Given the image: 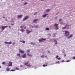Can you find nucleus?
Segmentation results:
<instances>
[{
    "instance_id": "f257e3e1",
    "label": "nucleus",
    "mask_w": 75,
    "mask_h": 75,
    "mask_svg": "<svg viewBox=\"0 0 75 75\" xmlns=\"http://www.w3.org/2000/svg\"><path fill=\"white\" fill-rule=\"evenodd\" d=\"M65 35L66 36H68L69 35V32L68 31H65Z\"/></svg>"
},
{
    "instance_id": "f03ea898",
    "label": "nucleus",
    "mask_w": 75,
    "mask_h": 75,
    "mask_svg": "<svg viewBox=\"0 0 75 75\" xmlns=\"http://www.w3.org/2000/svg\"><path fill=\"white\" fill-rule=\"evenodd\" d=\"M8 27V26H2L1 27V30L2 31H3L4 30V29L6 28H7Z\"/></svg>"
},
{
    "instance_id": "7ed1b4c3",
    "label": "nucleus",
    "mask_w": 75,
    "mask_h": 75,
    "mask_svg": "<svg viewBox=\"0 0 75 75\" xmlns=\"http://www.w3.org/2000/svg\"><path fill=\"white\" fill-rule=\"evenodd\" d=\"M8 65H9L7 66V67H10V66H12V62H9Z\"/></svg>"
},
{
    "instance_id": "20e7f679",
    "label": "nucleus",
    "mask_w": 75,
    "mask_h": 75,
    "mask_svg": "<svg viewBox=\"0 0 75 75\" xmlns=\"http://www.w3.org/2000/svg\"><path fill=\"white\" fill-rule=\"evenodd\" d=\"M28 18V16H27L25 17V18L23 20V21H25V20H26L27 18Z\"/></svg>"
},
{
    "instance_id": "39448f33",
    "label": "nucleus",
    "mask_w": 75,
    "mask_h": 75,
    "mask_svg": "<svg viewBox=\"0 0 75 75\" xmlns=\"http://www.w3.org/2000/svg\"><path fill=\"white\" fill-rule=\"evenodd\" d=\"M26 55H27L26 54H23V55L22 56V58H25L26 57Z\"/></svg>"
},
{
    "instance_id": "423d86ee",
    "label": "nucleus",
    "mask_w": 75,
    "mask_h": 75,
    "mask_svg": "<svg viewBox=\"0 0 75 75\" xmlns=\"http://www.w3.org/2000/svg\"><path fill=\"white\" fill-rule=\"evenodd\" d=\"M26 31H27L26 32V33H27V34H29V33H31V31H30V30H28L27 29L26 30Z\"/></svg>"
},
{
    "instance_id": "0eeeda50",
    "label": "nucleus",
    "mask_w": 75,
    "mask_h": 75,
    "mask_svg": "<svg viewBox=\"0 0 75 75\" xmlns=\"http://www.w3.org/2000/svg\"><path fill=\"white\" fill-rule=\"evenodd\" d=\"M73 37V35H70L69 36L67 37V39H69V38L72 37Z\"/></svg>"
},
{
    "instance_id": "6e6552de",
    "label": "nucleus",
    "mask_w": 75,
    "mask_h": 75,
    "mask_svg": "<svg viewBox=\"0 0 75 75\" xmlns=\"http://www.w3.org/2000/svg\"><path fill=\"white\" fill-rule=\"evenodd\" d=\"M22 17H23V15H21L18 16V18H21Z\"/></svg>"
},
{
    "instance_id": "1a4fd4ad",
    "label": "nucleus",
    "mask_w": 75,
    "mask_h": 75,
    "mask_svg": "<svg viewBox=\"0 0 75 75\" xmlns=\"http://www.w3.org/2000/svg\"><path fill=\"white\" fill-rule=\"evenodd\" d=\"M19 52L22 54L24 52V51L21 50H19Z\"/></svg>"
},
{
    "instance_id": "9d476101",
    "label": "nucleus",
    "mask_w": 75,
    "mask_h": 75,
    "mask_svg": "<svg viewBox=\"0 0 75 75\" xmlns=\"http://www.w3.org/2000/svg\"><path fill=\"white\" fill-rule=\"evenodd\" d=\"M47 15H48L47 14H46L45 15H43L42 16V17H46V16H47Z\"/></svg>"
},
{
    "instance_id": "9b49d317",
    "label": "nucleus",
    "mask_w": 75,
    "mask_h": 75,
    "mask_svg": "<svg viewBox=\"0 0 75 75\" xmlns=\"http://www.w3.org/2000/svg\"><path fill=\"white\" fill-rule=\"evenodd\" d=\"M6 71H10V69L9 67H8L6 69Z\"/></svg>"
},
{
    "instance_id": "f8f14e48",
    "label": "nucleus",
    "mask_w": 75,
    "mask_h": 75,
    "mask_svg": "<svg viewBox=\"0 0 75 75\" xmlns=\"http://www.w3.org/2000/svg\"><path fill=\"white\" fill-rule=\"evenodd\" d=\"M28 56H29V57H32V55L30 54L29 53H28L27 54Z\"/></svg>"
},
{
    "instance_id": "ddd939ff",
    "label": "nucleus",
    "mask_w": 75,
    "mask_h": 75,
    "mask_svg": "<svg viewBox=\"0 0 75 75\" xmlns=\"http://www.w3.org/2000/svg\"><path fill=\"white\" fill-rule=\"evenodd\" d=\"M12 44V42H11V41H10L9 42H8V44Z\"/></svg>"
},
{
    "instance_id": "4468645a",
    "label": "nucleus",
    "mask_w": 75,
    "mask_h": 75,
    "mask_svg": "<svg viewBox=\"0 0 75 75\" xmlns=\"http://www.w3.org/2000/svg\"><path fill=\"white\" fill-rule=\"evenodd\" d=\"M17 56H18V57H20V54H17Z\"/></svg>"
},
{
    "instance_id": "2eb2a0df",
    "label": "nucleus",
    "mask_w": 75,
    "mask_h": 75,
    "mask_svg": "<svg viewBox=\"0 0 75 75\" xmlns=\"http://www.w3.org/2000/svg\"><path fill=\"white\" fill-rule=\"evenodd\" d=\"M42 39H39V42H42Z\"/></svg>"
},
{
    "instance_id": "dca6fc26",
    "label": "nucleus",
    "mask_w": 75,
    "mask_h": 75,
    "mask_svg": "<svg viewBox=\"0 0 75 75\" xmlns=\"http://www.w3.org/2000/svg\"><path fill=\"white\" fill-rule=\"evenodd\" d=\"M54 41L55 42V44H57V42L56 41V40H54Z\"/></svg>"
},
{
    "instance_id": "f3484780",
    "label": "nucleus",
    "mask_w": 75,
    "mask_h": 75,
    "mask_svg": "<svg viewBox=\"0 0 75 75\" xmlns=\"http://www.w3.org/2000/svg\"><path fill=\"white\" fill-rule=\"evenodd\" d=\"M50 11V9H48L46 10V12H49V11Z\"/></svg>"
},
{
    "instance_id": "a211bd4d",
    "label": "nucleus",
    "mask_w": 75,
    "mask_h": 75,
    "mask_svg": "<svg viewBox=\"0 0 75 75\" xmlns=\"http://www.w3.org/2000/svg\"><path fill=\"white\" fill-rule=\"evenodd\" d=\"M42 40H44V41H45L46 40V39H44V38H42Z\"/></svg>"
},
{
    "instance_id": "6ab92c4d",
    "label": "nucleus",
    "mask_w": 75,
    "mask_h": 75,
    "mask_svg": "<svg viewBox=\"0 0 75 75\" xmlns=\"http://www.w3.org/2000/svg\"><path fill=\"white\" fill-rule=\"evenodd\" d=\"M58 24H54V26L55 27H57V26H58Z\"/></svg>"
},
{
    "instance_id": "aec40b11",
    "label": "nucleus",
    "mask_w": 75,
    "mask_h": 75,
    "mask_svg": "<svg viewBox=\"0 0 75 75\" xmlns=\"http://www.w3.org/2000/svg\"><path fill=\"white\" fill-rule=\"evenodd\" d=\"M43 67H47V65H45V64H43Z\"/></svg>"
},
{
    "instance_id": "412c9836",
    "label": "nucleus",
    "mask_w": 75,
    "mask_h": 75,
    "mask_svg": "<svg viewBox=\"0 0 75 75\" xmlns=\"http://www.w3.org/2000/svg\"><path fill=\"white\" fill-rule=\"evenodd\" d=\"M37 21V19H34L33 20V22H35V21Z\"/></svg>"
},
{
    "instance_id": "4be33fe9",
    "label": "nucleus",
    "mask_w": 75,
    "mask_h": 75,
    "mask_svg": "<svg viewBox=\"0 0 75 75\" xmlns=\"http://www.w3.org/2000/svg\"><path fill=\"white\" fill-rule=\"evenodd\" d=\"M67 27L65 26L64 27H63L62 28V29H65Z\"/></svg>"
},
{
    "instance_id": "5701e85b",
    "label": "nucleus",
    "mask_w": 75,
    "mask_h": 75,
    "mask_svg": "<svg viewBox=\"0 0 75 75\" xmlns=\"http://www.w3.org/2000/svg\"><path fill=\"white\" fill-rule=\"evenodd\" d=\"M30 50H27V52H30Z\"/></svg>"
},
{
    "instance_id": "b1692460",
    "label": "nucleus",
    "mask_w": 75,
    "mask_h": 75,
    "mask_svg": "<svg viewBox=\"0 0 75 75\" xmlns=\"http://www.w3.org/2000/svg\"><path fill=\"white\" fill-rule=\"evenodd\" d=\"M21 32H23V31H24V29H22L21 30Z\"/></svg>"
},
{
    "instance_id": "393cba45",
    "label": "nucleus",
    "mask_w": 75,
    "mask_h": 75,
    "mask_svg": "<svg viewBox=\"0 0 75 75\" xmlns=\"http://www.w3.org/2000/svg\"><path fill=\"white\" fill-rule=\"evenodd\" d=\"M28 63H26L24 64V65H28Z\"/></svg>"
},
{
    "instance_id": "a878e982",
    "label": "nucleus",
    "mask_w": 75,
    "mask_h": 75,
    "mask_svg": "<svg viewBox=\"0 0 75 75\" xmlns=\"http://www.w3.org/2000/svg\"><path fill=\"white\" fill-rule=\"evenodd\" d=\"M5 44H8V42H4Z\"/></svg>"
},
{
    "instance_id": "bb28decb",
    "label": "nucleus",
    "mask_w": 75,
    "mask_h": 75,
    "mask_svg": "<svg viewBox=\"0 0 75 75\" xmlns=\"http://www.w3.org/2000/svg\"><path fill=\"white\" fill-rule=\"evenodd\" d=\"M46 30H50V29H49V28H47L46 29Z\"/></svg>"
},
{
    "instance_id": "cd10ccee",
    "label": "nucleus",
    "mask_w": 75,
    "mask_h": 75,
    "mask_svg": "<svg viewBox=\"0 0 75 75\" xmlns=\"http://www.w3.org/2000/svg\"><path fill=\"white\" fill-rule=\"evenodd\" d=\"M37 14V12H35L34 14V15H35Z\"/></svg>"
},
{
    "instance_id": "c85d7f7f",
    "label": "nucleus",
    "mask_w": 75,
    "mask_h": 75,
    "mask_svg": "<svg viewBox=\"0 0 75 75\" xmlns=\"http://www.w3.org/2000/svg\"><path fill=\"white\" fill-rule=\"evenodd\" d=\"M35 28H37V27H38V25H35Z\"/></svg>"
},
{
    "instance_id": "c756f323",
    "label": "nucleus",
    "mask_w": 75,
    "mask_h": 75,
    "mask_svg": "<svg viewBox=\"0 0 75 75\" xmlns=\"http://www.w3.org/2000/svg\"><path fill=\"white\" fill-rule=\"evenodd\" d=\"M21 28H23V26H21L20 27Z\"/></svg>"
},
{
    "instance_id": "7c9ffc66",
    "label": "nucleus",
    "mask_w": 75,
    "mask_h": 75,
    "mask_svg": "<svg viewBox=\"0 0 75 75\" xmlns=\"http://www.w3.org/2000/svg\"><path fill=\"white\" fill-rule=\"evenodd\" d=\"M2 64H3V65H4V64H5V62H2Z\"/></svg>"
},
{
    "instance_id": "2f4dec72",
    "label": "nucleus",
    "mask_w": 75,
    "mask_h": 75,
    "mask_svg": "<svg viewBox=\"0 0 75 75\" xmlns=\"http://www.w3.org/2000/svg\"><path fill=\"white\" fill-rule=\"evenodd\" d=\"M16 70H19V68H17V67H16Z\"/></svg>"
},
{
    "instance_id": "473e14b6",
    "label": "nucleus",
    "mask_w": 75,
    "mask_h": 75,
    "mask_svg": "<svg viewBox=\"0 0 75 75\" xmlns=\"http://www.w3.org/2000/svg\"><path fill=\"white\" fill-rule=\"evenodd\" d=\"M15 70H11L10 71H15Z\"/></svg>"
},
{
    "instance_id": "72a5a7b5",
    "label": "nucleus",
    "mask_w": 75,
    "mask_h": 75,
    "mask_svg": "<svg viewBox=\"0 0 75 75\" xmlns=\"http://www.w3.org/2000/svg\"><path fill=\"white\" fill-rule=\"evenodd\" d=\"M41 57V58H44V56L42 55Z\"/></svg>"
},
{
    "instance_id": "f704fd0d",
    "label": "nucleus",
    "mask_w": 75,
    "mask_h": 75,
    "mask_svg": "<svg viewBox=\"0 0 75 75\" xmlns=\"http://www.w3.org/2000/svg\"><path fill=\"white\" fill-rule=\"evenodd\" d=\"M22 42L23 43V44H24L25 42V41L24 40Z\"/></svg>"
},
{
    "instance_id": "c9c22d12",
    "label": "nucleus",
    "mask_w": 75,
    "mask_h": 75,
    "mask_svg": "<svg viewBox=\"0 0 75 75\" xmlns=\"http://www.w3.org/2000/svg\"><path fill=\"white\" fill-rule=\"evenodd\" d=\"M27 67H31V66L30 64L28 65H27Z\"/></svg>"
},
{
    "instance_id": "e433bc0d",
    "label": "nucleus",
    "mask_w": 75,
    "mask_h": 75,
    "mask_svg": "<svg viewBox=\"0 0 75 75\" xmlns=\"http://www.w3.org/2000/svg\"><path fill=\"white\" fill-rule=\"evenodd\" d=\"M57 59L59 60V59H61V58L59 57V58H57Z\"/></svg>"
},
{
    "instance_id": "4c0bfd02",
    "label": "nucleus",
    "mask_w": 75,
    "mask_h": 75,
    "mask_svg": "<svg viewBox=\"0 0 75 75\" xmlns=\"http://www.w3.org/2000/svg\"><path fill=\"white\" fill-rule=\"evenodd\" d=\"M70 61H71V60H67L66 62H70Z\"/></svg>"
},
{
    "instance_id": "58836bf2",
    "label": "nucleus",
    "mask_w": 75,
    "mask_h": 75,
    "mask_svg": "<svg viewBox=\"0 0 75 75\" xmlns=\"http://www.w3.org/2000/svg\"><path fill=\"white\" fill-rule=\"evenodd\" d=\"M16 44V43L14 42H13L12 43V45H14V44Z\"/></svg>"
},
{
    "instance_id": "ea45409f",
    "label": "nucleus",
    "mask_w": 75,
    "mask_h": 75,
    "mask_svg": "<svg viewBox=\"0 0 75 75\" xmlns=\"http://www.w3.org/2000/svg\"><path fill=\"white\" fill-rule=\"evenodd\" d=\"M55 35L54 34H53V37H55Z\"/></svg>"
},
{
    "instance_id": "a19ab883",
    "label": "nucleus",
    "mask_w": 75,
    "mask_h": 75,
    "mask_svg": "<svg viewBox=\"0 0 75 75\" xmlns=\"http://www.w3.org/2000/svg\"><path fill=\"white\" fill-rule=\"evenodd\" d=\"M62 21V19H59V21Z\"/></svg>"
},
{
    "instance_id": "79ce46f5",
    "label": "nucleus",
    "mask_w": 75,
    "mask_h": 75,
    "mask_svg": "<svg viewBox=\"0 0 75 75\" xmlns=\"http://www.w3.org/2000/svg\"><path fill=\"white\" fill-rule=\"evenodd\" d=\"M27 4V3L25 2L24 3V5H25L26 4Z\"/></svg>"
},
{
    "instance_id": "37998d69",
    "label": "nucleus",
    "mask_w": 75,
    "mask_h": 75,
    "mask_svg": "<svg viewBox=\"0 0 75 75\" xmlns=\"http://www.w3.org/2000/svg\"><path fill=\"white\" fill-rule=\"evenodd\" d=\"M58 55H57L56 57V58H57V59L58 58Z\"/></svg>"
},
{
    "instance_id": "c03bdc74",
    "label": "nucleus",
    "mask_w": 75,
    "mask_h": 75,
    "mask_svg": "<svg viewBox=\"0 0 75 75\" xmlns=\"http://www.w3.org/2000/svg\"><path fill=\"white\" fill-rule=\"evenodd\" d=\"M73 58L74 59H75V57H73Z\"/></svg>"
},
{
    "instance_id": "a18cd8bd",
    "label": "nucleus",
    "mask_w": 75,
    "mask_h": 75,
    "mask_svg": "<svg viewBox=\"0 0 75 75\" xmlns=\"http://www.w3.org/2000/svg\"><path fill=\"white\" fill-rule=\"evenodd\" d=\"M20 67H23V65H21L20 66Z\"/></svg>"
},
{
    "instance_id": "49530a36",
    "label": "nucleus",
    "mask_w": 75,
    "mask_h": 75,
    "mask_svg": "<svg viewBox=\"0 0 75 75\" xmlns=\"http://www.w3.org/2000/svg\"><path fill=\"white\" fill-rule=\"evenodd\" d=\"M11 25H14V24L12 23V24H11Z\"/></svg>"
},
{
    "instance_id": "de8ad7c7",
    "label": "nucleus",
    "mask_w": 75,
    "mask_h": 75,
    "mask_svg": "<svg viewBox=\"0 0 75 75\" xmlns=\"http://www.w3.org/2000/svg\"><path fill=\"white\" fill-rule=\"evenodd\" d=\"M59 62V61H58L57 62H56V63H58Z\"/></svg>"
},
{
    "instance_id": "09e8293b",
    "label": "nucleus",
    "mask_w": 75,
    "mask_h": 75,
    "mask_svg": "<svg viewBox=\"0 0 75 75\" xmlns=\"http://www.w3.org/2000/svg\"><path fill=\"white\" fill-rule=\"evenodd\" d=\"M8 27H9V28H11V27H10V26H8Z\"/></svg>"
},
{
    "instance_id": "8fccbe9b",
    "label": "nucleus",
    "mask_w": 75,
    "mask_h": 75,
    "mask_svg": "<svg viewBox=\"0 0 75 75\" xmlns=\"http://www.w3.org/2000/svg\"><path fill=\"white\" fill-rule=\"evenodd\" d=\"M24 29H25V28H26V27H24Z\"/></svg>"
},
{
    "instance_id": "3c124183",
    "label": "nucleus",
    "mask_w": 75,
    "mask_h": 75,
    "mask_svg": "<svg viewBox=\"0 0 75 75\" xmlns=\"http://www.w3.org/2000/svg\"><path fill=\"white\" fill-rule=\"evenodd\" d=\"M58 28H57V27L56 28V30H58Z\"/></svg>"
},
{
    "instance_id": "603ef678",
    "label": "nucleus",
    "mask_w": 75,
    "mask_h": 75,
    "mask_svg": "<svg viewBox=\"0 0 75 75\" xmlns=\"http://www.w3.org/2000/svg\"><path fill=\"white\" fill-rule=\"evenodd\" d=\"M66 55L65 54H64V57H66Z\"/></svg>"
},
{
    "instance_id": "864d4df0",
    "label": "nucleus",
    "mask_w": 75,
    "mask_h": 75,
    "mask_svg": "<svg viewBox=\"0 0 75 75\" xmlns=\"http://www.w3.org/2000/svg\"><path fill=\"white\" fill-rule=\"evenodd\" d=\"M62 62H64V60H62Z\"/></svg>"
},
{
    "instance_id": "5fc2aeb1",
    "label": "nucleus",
    "mask_w": 75,
    "mask_h": 75,
    "mask_svg": "<svg viewBox=\"0 0 75 75\" xmlns=\"http://www.w3.org/2000/svg\"><path fill=\"white\" fill-rule=\"evenodd\" d=\"M48 35H51V34H48Z\"/></svg>"
},
{
    "instance_id": "6e6d98bb",
    "label": "nucleus",
    "mask_w": 75,
    "mask_h": 75,
    "mask_svg": "<svg viewBox=\"0 0 75 75\" xmlns=\"http://www.w3.org/2000/svg\"><path fill=\"white\" fill-rule=\"evenodd\" d=\"M48 52L49 53H50V51H48Z\"/></svg>"
},
{
    "instance_id": "4d7b16f0",
    "label": "nucleus",
    "mask_w": 75,
    "mask_h": 75,
    "mask_svg": "<svg viewBox=\"0 0 75 75\" xmlns=\"http://www.w3.org/2000/svg\"><path fill=\"white\" fill-rule=\"evenodd\" d=\"M41 1H44V0H40Z\"/></svg>"
},
{
    "instance_id": "13d9d810",
    "label": "nucleus",
    "mask_w": 75,
    "mask_h": 75,
    "mask_svg": "<svg viewBox=\"0 0 75 75\" xmlns=\"http://www.w3.org/2000/svg\"><path fill=\"white\" fill-rule=\"evenodd\" d=\"M20 42H22V41H20Z\"/></svg>"
},
{
    "instance_id": "bf43d9fd",
    "label": "nucleus",
    "mask_w": 75,
    "mask_h": 75,
    "mask_svg": "<svg viewBox=\"0 0 75 75\" xmlns=\"http://www.w3.org/2000/svg\"><path fill=\"white\" fill-rule=\"evenodd\" d=\"M1 66H0V68H1Z\"/></svg>"
},
{
    "instance_id": "052dcab7",
    "label": "nucleus",
    "mask_w": 75,
    "mask_h": 75,
    "mask_svg": "<svg viewBox=\"0 0 75 75\" xmlns=\"http://www.w3.org/2000/svg\"><path fill=\"white\" fill-rule=\"evenodd\" d=\"M67 24L66 25V26H67Z\"/></svg>"
},
{
    "instance_id": "680f3d73",
    "label": "nucleus",
    "mask_w": 75,
    "mask_h": 75,
    "mask_svg": "<svg viewBox=\"0 0 75 75\" xmlns=\"http://www.w3.org/2000/svg\"><path fill=\"white\" fill-rule=\"evenodd\" d=\"M35 68H37V67H36V68L35 67Z\"/></svg>"
},
{
    "instance_id": "e2e57ef3",
    "label": "nucleus",
    "mask_w": 75,
    "mask_h": 75,
    "mask_svg": "<svg viewBox=\"0 0 75 75\" xmlns=\"http://www.w3.org/2000/svg\"><path fill=\"white\" fill-rule=\"evenodd\" d=\"M3 18H4V17H3Z\"/></svg>"
}]
</instances>
